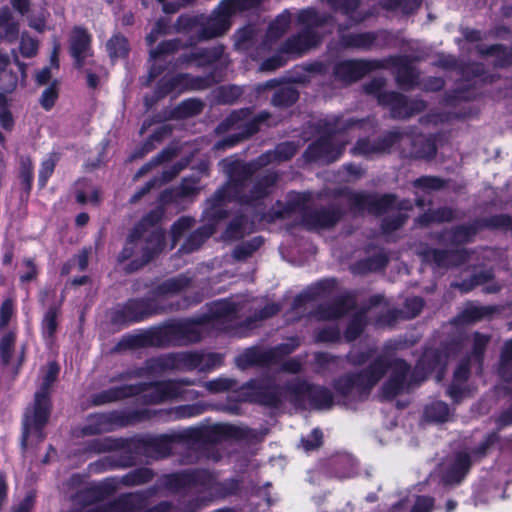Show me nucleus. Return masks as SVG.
Returning a JSON list of instances; mask_svg holds the SVG:
<instances>
[{
    "label": "nucleus",
    "instance_id": "09e8293b",
    "mask_svg": "<svg viewBox=\"0 0 512 512\" xmlns=\"http://www.w3.org/2000/svg\"><path fill=\"white\" fill-rule=\"evenodd\" d=\"M364 322L362 316L355 318L345 332V338L349 341L356 339L362 332Z\"/></svg>",
    "mask_w": 512,
    "mask_h": 512
},
{
    "label": "nucleus",
    "instance_id": "f03ea898",
    "mask_svg": "<svg viewBox=\"0 0 512 512\" xmlns=\"http://www.w3.org/2000/svg\"><path fill=\"white\" fill-rule=\"evenodd\" d=\"M59 367L55 362L48 363L43 371L39 390L35 393V401L32 408L27 409L23 421L22 446L27 447L40 442L44 435L42 428L49 417L48 390L56 380Z\"/></svg>",
    "mask_w": 512,
    "mask_h": 512
},
{
    "label": "nucleus",
    "instance_id": "b1692460",
    "mask_svg": "<svg viewBox=\"0 0 512 512\" xmlns=\"http://www.w3.org/2000/svg\"><path fill=\"white\" fill-rule=\"evenodd\" d=\"M468 373L469 371L466 363L459 365V367L456 369L454 373L453 383L448 390L449 395L453 399L459 400L463 396L464 389L462 387V384L467 379Z\"/></svg>",
    "mask_w": 512,
    "mask_h": 512
},
{
    "label": "nucleus",
    "instance_id": "864d4df0",
    "mask_svg": "<svg viewBox=\"0 0 512 512\" xmlns=\"http://www.w3.org/2000/svg\"><path fill=\"white\" fill-rule=\"evenodd\" d=\"M414 185L424 190L439 189L442 186V181L435 177H422L417 179Z\"/></svg>",
    "mask_w": 512,
    "mask_h": 512
},
{
    "label": "nucleus",
    "instance_id": "1a4fd4ad",
    "mask_svg": "<svg viewBox=\"0 0 512 512\" xmlns=\"http://www.w3.org/2000/svg\"><path fill=\"white\" fill-rule=\"evenodd\" d=\"M471 459L466 453H457L447 458L438 468V476L446 486H452L461 482L467 474Z\"/></svg>",
    "mask_w": 512,
    "mask_h": 512
},
{
    "label": "nucleus",
    "instance_id": "680f3d73",
    "mask_svg": "<svg viewBox=\"0 0 512 512\" xmlns=\"http://www.w3.org/2000/svg\"><path fill=\"white\" fill-rule=\"evenodd\" d=\"M166 28V24L164 21H158L153 28V30L147 35L146 40L148 44L151 46L157 40L158 36L164 32Z\"/></svg>",
    "mask_w": 512,
    "mask_h": 512
},
{
    "label": "nucleus",
    "instance_id": "69168bd1",
    "mask_svg": "<svg viewBox=\"0 0 512 512\" xmlns=\"http://www.w3.org/2000/svg\"><path fill=\"white\" fill-rule=\"evenodd\" d=\"M338 337H339V331L335 328H328V329L322 330L318 335L319 340L326 341V342L334 341Z\"/></svg>",
    "mask_w": 512,
    "mask_h": 512
},
{
    "label": "nucleus",
    "instance_id": "e2e57ef3",
    "mask_svg": "<svg viewBox=\"0 0 512 512\" xmlns=\"http://www.w3.org/2000/svg\"><path fill=\"white\" fill-rule=\"evenodd\" d=\"M34 504V496L27 495L23 501L14 507L12 512H30Z\"/></svg>",
    "mask_w": 512,
    "mask_h": 512
},
{
    "label": "nucleus",
    "instance_id": "6e6552de",
    "mask_svg": "<svg viewBox=\"0 0 512 512\" xmlns=\"http://www.w3.org/2000/svg\"><path fill=\"white\" fill-rule=\"evenodd\" d=\"M242 0H224L215 9L212 16L202 23L201 36L212 38L225 33L230 27V18L242 6Z\"/></svg>",
    "mask_w": 512,
    "mask_h": 512
},
{
    "label": "nucleus",
    "instance_id": "393cba45",
    "mask_svg": "<svg viewBox=\"0 0 512 512\" xmlns=\"http://www.w3.org/2000/svg\"><path fill=\"white\" fill-rule=\"evenodd\" d=\"M214 233L212 226H203L197 232L190 236L180 251L189 253L197 250L202 243Z\"/></svg>",
    "mask_w": 512,
    "mask_h": 512
},
{
    "label": "nucleus",
    "instance_id": "6e6d98bb",
    "mask_svg": "<svg viewBox=\"0 0 512 512\" xmlns=\"http://www.w3.org/2000/svg\"><path fill=\"white\" fill-rule=\"evenodd\" d=\"M434 500L431 497H418L411 512H430L433 508Z\"/></svg>",
    "mask_w": 512,
    "mask_h": 512
},
{
    "label": "nucleus",
    "instance_id": "49530a36",
    "mask_svg": "<svg viewBox=\"0 0 512 512\" xmlns=\"http://www.w3.org/2000/svg\"><path fill=\"white\" fill-rule=\"evenodd\" d=\"M418 142H424V143H423L422 148L416 149L413 151V154H415V156L421 157V158H431L435 155L436 147H435V144L431 140L420 138V139H418Z\"/></svg>",
    "mask_w": 512,
    "mask_h": 512
},
{
    "label": "nucleus",
    "instance_id": "a19ab883",
    "mask_svg": "<svg viewBox=\"0 0 512 512\" xmlns=\"http://www.w3.org/2000/svg\"><path fill=\"white\" fill-rule=\"evenodd\" d=\"M0 26L5 28L6 37L11 38L18 32V27L10 20V12L8 9L0 10Z\"/></svg>",
    "mask_w": 512,
    "mask_h": 512
},
{
    "label": "nucleus",
    "instance_id": "338daca9",
    "mask_svg": "<svg viewBox=\"0 0 512 512\" xmlns=\"http://www.w3.org/2000/svg\"><path fill=\"white\" fill-rule=\"evenodd\" d=\"M51 70L48 67L43 68L36 74V81L39 85H46L51 80Z\"/></svg>",
    "mask_w": 512,
    "mask_h": 512
},
{
    "label": "nucleus",
    "instance_id": "a18cd8bd",
    "mask_svg": "<svg viewBox=\"0 0 512 512\" xmlns=\"http://www.w3.org/2000/svg\"><path fill=\"white\" fill-rule=\"evenodd\" d=\"M322 443V432L319 429H314L307 439L302 440L304 450L310 451L318 448Z\"/></svg>",
    "mask_w": 512,
    "mask_h": 512
},
{
    "label": "nucleus",
    "instance_id": "cd10ccee",
    "mask_svg": "<svg viewBox=\"0 0 512 512\" xmlns=\"http://www.w3.org/2000/svg\"><path fill=\"white\" fill-rule=\"evenodd\" d=\"M396 77L398 83L405 88H410L417 84L418 75L414 66H398Z\"/></svg>",
    "mask_w": 512,
    "mask_h": 512
},
{
    "label": "nucleus",
    "instance_id": "e433bc0d",
    "mask_svg": "<svg viewBox=\"0 0 512 512\" xmlns=\"http://www.w3.org/2000/svg\"><path fill=\"white\" fill-rule=\"evenodd\" d=\"M497 436L494 433L487 434L479 446L473 449L471 457L474 460L480 459L486 455L490 447L496 442Z\"/></svg>",
    "mask_w": 512,
    "mask_h": 512
},
{
    "label": "nucleus",
    "instance_id": "4c0bfd02",
    "mask_svg": "<svg viewBox=\"0 0 512 512\" xmlns=\"http://www.w3.org/2000/svg\"><path fill=\"white\" fill-rule=\"evenodd\" d=\"M291 22V14L284 12L280 14L270 26L269 33L273 36L283 33Z\"/></svg>",
    "mask_w": 512,
    "mask_h": 512
},
{
    "label": "nucleus",
    "instance_id": "603ef678",
    "mask_svg": "<svg viewBox=\"0 0 512 512\" xmlns=\"http://www.w3.org/2000/svg\"><path fill=\"white\" fill-rule=\"evenodd\" d=\"M187 286V279L185 278H175L167 280L161 287L164 293H172L179 291Z\"/></svg>",
    "mask_w": 512,
    "mask_h": 512
},
{
    "label": "nucleus",
    "instance_id": "bf43d9fd",
    "mask_svg": "<svg viewBox=\"0 0 512 512\" xmlns=\"http://www.w3.org/2000/svg\"><path fill=\"white\" fill-rule=\"evenodd\" d=\"M247 115V111L241 110L239 112L232 113L223 123L225 128H232L236 126L237 128H240L242 124L239 122L242 121Z\"/></svg>",
    "mask_w": 512,
    "mask_h": 512
},
{
    "label": "nucleus",
    "instance_id": "37998d69",
    "mask_svg": "<svg viewBox=\"0 0 512 512\" xmlns=\"http://www.w3.org/2000/svg\"><path fill=\"white\" fill-rule=\"evenodd\" d=\"M56 159L53 156H49L42 162L41 170L39 172V181L41 185H45L48 178L52 175L55 168Z\"/></svg>",
    "mask_w": 512,
    "mask_h": 512
},
{
    "label": "nucleus",
    "instance_id": "7c9ffc66",
    "mask_svg": "<svg viewBox=\"0 0 512 512\" xmlns=\"http://www.w3.org/2000/svg\"><path fill=\"white\" fill-rule=\"evenodd\" d=\"M58 98L57 81L53 80L42 93L40 103L45 110H50Z\"/></svg>",
    "mask_w": 512,
    "mask_h": 512
},
{
    "label": "nucleus",
    "instance_id": "4be33fe9",
    "mask_svg": "<svg viewBox=\"0 0 512 512\" xmlns=\"http://www.w3.org/2000/svg\"><path fill=\"white\" fill-rule=\"evenodd\" d=\"M59 309L51 307L44 314L42 320V335L47 342H51L58 327Z\"/></svg>",
    "mask_w": 512,
    "mask_h": 512
},
{
    "label": "nucleus",
    "instance_id": "052dcab7",
    "mask_svg": "<svg viewBox=\"0 0 512 512\" xmlns=\"http://www.w3.org/2000/svg\"><path fill=\"white\" fill-rule=\"evenodd\" d=\"M13 312V305L10 300H6L2 303L0 307V318H1V324L6 325L9 321V319L12 316Z\"/></svg>",
    "mask_w": 512,
    "mask_h": 512
},
{
    "label": "nucleus",
    "instance_id": "9b49d317",
    "mask_svg": "<svg viewBox=\"0 0 512 512\" xmlns=\"http://www.w3.org/2000/svg\"><path fill=\"white\" fill-rule=\"evenodd\" d=\"M214 482L213 476L207 471L183 472L170 475L167 478V485L172 490H180L186 486H203L211 488Z\"/></svg>",
    "mask_w": 512,
    "mask_h": 512
},
{
    "label": "nucleus",
    "instance_id": "5fc2aeb1",
    "mask_svg": "<svg viewBox=\"0 0 512 512\" xmlns=\"http://www.w3.org/2000/svg\"><path fill=\"white\" fill-rule=\"evenodd\" d=\"M37 47V42L34 39L28 36H22L20 50L23 55L26 57L32 56L35 54Z\"/></svg>",
    "mask_w": 512,
    "mask_h": 512
},
{
    "label": "nucleus",
    "instance_id": "f8f14e48",
    "mask_svg": "<svg viewBox=\"0 0 512 512\" xmlns=\"http://www.w3.org/2000/svg\"><path fill=\"white\" fill-rule=\"evenodd\" d=\"M216 81L217 80L214 79L190 80L188 76L182 74L166 76L162 93L165 94L171 91H181L184 89H203Z\"/></svg>",
    "mask_w": 512,
    "mask_h": 512
},
{
    "label": "nucleus",
    "instance_id": "0e129e2a",
    "mask_svg": "<svg viewBox=\"0 0 512 512\" xmlns=\"http://www.w3.org/2000/svg\"><path fill=\"white\" fill-rule=\"evenodd\" d=\"M473 233L471 228L460 227L455 231L454 240L458 243L469 241Z\"/></svg>",
    "mask_w": 512,
    "mask_h": 512
},
{
    "label": "nucleus",
    "instance_id": "c756f323",
    "mask_svg": "<svg viewBox=\"0 0 512 512\" xmlns=\"http://www.w3.org/2000/svg\"><path fill=\"white\" fill-rule=\"evenodd\" d=\"M453 218L452 210L448 208L439 209L437 211L428 212L418 218L420 224H428L430 222L449 221Z\"/></svg>",
    "mask_w": 512,
    "mask_h": 512
},
{
    "label": "nucleus",
    "instance_id": "13d9d810",
    "mask_svg": "<svg viewBox=\"0 0 512 512\" xmlns=\"http://www.w3.org/2000/svg\"><path fill=\"white\" fill-rule=\"evenodd\" d=\"M346 313V308L342 303H336L334 306L329 308L327 311L321 312V318L332 319L342 316Z\"/></svg>",
    "mask_w": 512,
    "mask_h": 512
},
{
    "label": "nucleus",
    "instance_id": "0eeeda50",
    "mask_svg": "<svg viewBox=\"0 0 512 512\" xmlns=\"http://www.w3.org/2000/svg\"><path fill=\"white\" fill-rule=\"evenodd\" d=\"M237 311V306L230 301L213 303L205 320L192 328L193 335L189 336V340L198 341L201 338V332L210 325L219 330L230 331L233 328Z\"/></svg>",
    "mask_w": 512,
    "mask_h": 512
},
{
    "label": "nucleus",
    "instance_id": "ea45409f",
    "mask_svg": "<svg viewBox=\"0 0 512 512\" xmlns=\"http://www.w3.org/2000/svg\"><path fill=\"white\" fill-rule=\"evenodd\" d=\"M262 244L261 239L254 238L250 242L244 243L243 245L237 247L234 251V256L237 259L244 258L246 256H249L253 251H255L257 248H259Z\"/></svg>",
    "mask_w": 512,
    "mask_h": 512
},
{
    "label": "nucleus",
    "instance_id": "a211bd4d",
    "mask_svg": "<svg viewBox=\"0 0 512 512\" xmlns=\"http://www.w3.org/2000/svg\"><path fill=\"white\" fill-rule=\"evenodd\" d=\"M342 148V146L333 148L331 141L327 139H321L316 144L310 147V152L313 154L314 157L318 159H323L324 161L332 162L339 157Z\"/></svg>",
    "mask_w": 512,
    "mask_h": 512
},
{
    "label": "nucleus",
    "instance_id": "ddd939ff",
    "mask_svg": "<svg viewBox=\"0 0 512 512\" xmlns=\"http://www.w3.org/2000/svg\"><path fill=\"white\" fill-rule=\"evenodd\" d=\"M71 54L77 62L85 61L90 55V37L83 29L76 28L71 35Z\"/></svg>",
    "mask_w": 512,
    "mask_h": 512
},
{
    "label": "nucleus",
    "instance_id": "aec40b11",
    "mask_svg": "<svg viewBox=\"0 0 512 512\" xmlns=\"http://www.w3.org/2000/svg\"><path fill=\"white\" fill-rule=\"evenodd\" d=\"M155 402H162L178 397L181 394V387L178 382L167 381L156 384L154 388Z\"/></svg>",
    "mask_w": 512,
    "mask_h": 512
},
{
    "label": "nucleus",
    "instance_id": "423d86ee",
    "mask_svg": "<svg viewBox=\"0 0 512 512\" xmlns=\"http://www.w3.org/2000/svg\"><path fill=\"white\" fill-rule=\"evenodd\" d=\"M383 81L381 79L374 80L366 89L369 93H378V101L380 104L387 105L391 109L393 117L406 118L414 113L424 109L425 104L420 100L408 101L402 95L395 92H381Z\"/></svg>",
    "mask_w": 512,
    "mask_h": 512
},
{
    "label": "nucleus",
    "instance_id": "79ce46f5",
    "mask_svg": "<svg viewBox=\"0 0 512 512\" xmlns=\"http://www.w3.org/2000/svg\"><path fill=\"white\" fill-rule=\"evenodd\" d=\"M15 338L13 335H5L0 342V354L4 363H8L11 358L12 349L14 346Z\"/></svg>",
    "mask_w": 512,
    "mask_h": 512
},
{
    "label": "nucleus",
    "instance_id": "7ed1b4c3",
    "mask_svg": "<svg viewBox=\"0 0 512 512\" xmlns=\"http://www.w3.org/2000/svg\"><path fill=\"white\" fill-rule=\"evenodd\" d=\"M164 234L159 230H153L149 237L144 238L139 234L138 228L131 234L119 259L121 261L132 258L133 269L146 264L163 248Z\"/></svg>",
    "mask_w": 512,
    "mask_h": 512
},
{
    "label": "nucleus",
    "instance_id": "6ab92c4d",
    "mask_svg": "<svg viewBox=\"0 0 512 512\" xmlns=\"http://www.w3.org/2000/svg\"><path fill=\"white\" fill-rule=\"evenodd\" d=\"M193 59H189L188 62H194L195 64H223V48L220 46L213 47L212 49H197L196 52L192 53Z\"/></svg>",
    "mask_w": 512,
    "mask_h": 512
},
{
    "label": "nucleus",
    "instance_id": "c9c22d12",
    "mask_svg": "<svg viewBox=\"0 0 512 512\" xmlns=\"http://www.w3.org/2000/svg\"><path fill=\"white\" fill-rule=\"evenodd\" d=\"M71 512H121V506L118 503L90 504L74 509Z\"/></svg>",
    "mask_w": 512,
    "mask_h": 512
},
{
    "label": "nucleus",
    "instance_id": "20e7f679",
    "mask_svg": "<svg viewBox=\"0 0 512 512\" xmlns=\"http://www.w3.org/2000/svg\"><path fill=\"white\" fill-rule=\"evenodd\" d=\"M298 20L304 26V30L285 43L281 53L288 55V57H282V61L291 60L290 56L299 55L314 47L320 41L318 34L320 19L314 10H303L299 13Z\"/></svg>",
    "mask_w": 512,
    "mask_h": 512
},
{
    "label": "nucleus",
    "instance_id": "de8ad7c7",
    "mask_svg": "<svg viewBox=\"0 0 512 512\" xmlns=\"http://www.w3.org/2000/svg\"><path fill=\"white\" fill-rule=\"evenodd\" d=\"M194 221L188 217L180 218L173 226H172V235L174 243L177 239L182 235L184 231L191 228Z\"/></svg>",
    "mask_w": 512,
    "mask_h": 512
},
{
    "label": "nucleus",
    "instance_id": "8fccbe9b",
    "mask_svg": "<svg viewBox=\"0 0 512 512\" xmlns=\"http://www.w3.org/2000/svg\"><path fill=\"white\" fill-rule=\"evenodd\" d=\"M243 223V217L232 222L226 230L225 238L232 240L242 237L244 235V231H242Z\"/></svg>",
    "mask_w": 512,
    "mask_h": 512
},
{
    "label": "nucleus",
    "instance_id": "2f4dec72",
    "mask_svg": "<svg viewBox=\"0 0 512 512\" xmlns=\"http://www.w3.org/2000/svg\"><path fill=\"white\" fill-rule=\"evenodd\" d=\"M395 206H398L401 210H407L410 208V203L408 201L398 203L395 197L392 195H385L377 201L378 212L388 211L394 208Z\"/></svg>",
    "mask_w": 512,
    "mask_h": 512
},
{
    "label": "nucleus",
    "instance_id": "f257e3e1",
    "mask_svg": "<svg viewBox=\"0 0 512 512\" xmlns=\"http://www.w3.org/2000/svg\"><path fill=\"white\" fill-rule=\"evenodd\" d=\"M436 360L438 361L436 353L426 352L419 361L416 371L412 372L405 361L394 357L388 351L387 346L386 352L370 363L363 372L349 374L337 380L335 389L347 401L362 400L389 370L390 375L383 386V394L386 398H392L417 384L421 380L417 376V371L423 370L427 363L429 370L434 369L435 367L430 366V362Z\"/></svg>",
    "mask_w": 512,
    "mask_h": 512
},
{
    "label": "nucleus",
    "instance_id": "9d476101",
    "mask_svg": "<svg viewBox=\"0 0 512 512\" xmlns=\"http://www.w3.org/2000/svg\"><path fill=\"white\" fill-rule=\"evenodd\" d=\"M298 346V342L295 340H292V344H283L276 349L273 350H264L261 348H251L248 349L245 353H243L238 358V365L241 368H245L249 365L253 364H259V365H266L274 362L275 356L277 352H281L284 354H288L292 352L295 347Z\"/></svg>",
    "mask_w": 512,
    "mask_h": 512
},
{
    "label": "nucleus",
    "instance_id": "58836bf2",
    "mask_svg": "<svg viewBox=\"0 0 512 512\" xmlns=\"http://www.w3.org/2000/svg\"><path fill=\"white\" fill-rule=\"evenodd\" d=\"M177 49L176 41L162 42L156 49H151L150 56L153 61L164 60L163 56Z\"/></svg>",
    "mask_w": 512,
    "mask_h": 512
},
{
    "label": "nucleus",
    "instance_id": "412c9836",
    "mask_svg": "<svg viewBox=\"0 0 512 512\" xmlns=\"http://www.w3.org/2000/svg\"><path fill=\"white\" fill-rule=\"evenodd\" d=\"M297 151L296 145L293 143H283L279 145L274 152L267 153L259 158V164L265 165L272 159L283 161L288 160L295 155Z\"/></svg>",
    "mask_w": 512,
    "mask_h": 512
},
{
    "label": "nucleus",
    "instance_id": "c03bdc74",
    "mask_svg": "<svg viewBox=\"0 0 512 512\" xmlns=\"http://www.w3.org/2000/svg\"><path fill=\"white\" fill-rule=\"evenodd\" d=\"M87 192L82 190H77L76 198L77 201L84 203H97L98 202V191L91 185H86Z\"/></svg>",
    "mask_w": 512,
    "mask_h": 512
},
{
    "label": "nucleus",
    "instance_id": "5701e85b",
    "mask_svg": "<svg viewBox=\"0 0 512 512\" xmlns=\"http://www.w3.org/2000/svg\"><path fill=\"white\" fill-rule=\"evenodd\" d=\"M424 415L426 419L434 422H445L451 417L450 409L446 403L435 401L425 408Z\"/></svg>",
    "mask_w": 512,
    "mask_h": 512
},
{
    "label": "nucleus",
    "instance_id": "4d7b16f0",
    "mask_svg": "<svg viewBox=\"0 0 512 512\" xmlns=\"http://www.w3.org/2000/svg\"><path fill=\"white\" fill-rule=\"evenodd\" d=\"M407 316L413 318L417 316L423 308V301L419 297L407 299L406 301Z\"/></svg>",
    "mask_w": 512,
    "mask_h": 512
},
{
    "label": "nucleus",
    "instance_id": "774afa93",
    "mask_svg": "<svg viewBox=\"0 0 512 512\" xmlns=\"http://www.w3.org/2000/svg\"><path fill=\"white\" fill-rule=\"evenodd\" d=\"M405 219L406 218L401 214L398 215L392 223H390L388 220H384L383 229L387 232L395 230L405 222Z\"/></svg>",
    "mask_w": 512,
    "mask_h": 512
},
{
    "label": "nucleus",
    "instance_id": "2eb2a0df",
    "mask_svg": "<svg viewBox=\"0 0 512 512\" xmlns=\"http://www.w3.org/2000/svg\"><path fill=\"white\" fill-rule=\"evenodd\" d=\"M106 49L111 61H124L129 53V43L124 36L115 34L108 40Z\"/></svg>",
    "mask_w": 512,
    "mask_h": 512
},
{
    "label": "nucleus",
    "instance_id": "f704fd0d",
    "mask_svg": "<svg viewBox=\"0 0 512 512\" xmlns=\"http://www.w3.org/2000/svg\"><path fill=\"white\" fill-rule=\"evenodd\" d=\"M421 0H389L384 4L387 9H400L404 13H410L419 7Z\"/></svg>",
    "mask_w": 512,
    "mask_h": 512
},
{
    "label": "nucleus",
    "instance_id": "a878e982",
    "mask_svg": "<svg viewBox=\"0 0 512 512\" xmlns=\"http://www.w3.org/2000/svg\"><path fill=\"white\" fill-rule=\"evenodd\" d=\"M298 99V93L291 86L282 87L277 90L272 98L274 106H290Z\"/></svg>",
    "mask_w": 512,
    "mask_h": 512
},
{
    "label": "nucleus",
    "instance_id": "3c124183",
    "mask_svg": "<svg viewBox=\"0 0 512 512\" xmlns=\"http://www.w3.org/2000/svg\"><path fill=\"white\" fill-rule=\"evenodd\" d=\"M489 339L486 335L475 333L473 335V355L475 358H479L483 353Z\"/></svg>",
    "mask_w": 512,
    "mask_h": 512
},
{
    "label": "nucleus",
    "instance_id": "bb28decb",
    "mask_svg": "<svg viewBox=\"0 0 512 512\" xmlns=\"http://www.w3.org/2000/svg\"><path fill=\"white\" fill-rule=\"evenodd\" d=\"M493 309L485 306H468L460 315V322H475L483 319L485 316L491 314Z\"/></svg>",
    "mask_w": 512,
    "mask_h": 512
},
{
    "label": "nucleus",
    "instance_id": "f3484780",
    "mask_svg": "<svg viewBox=\"0 0 512 512\" xmlns=\"http://www.w3.org/2000/svg\"><path fill=\"white\" fill-rule=\"evenodd\" d=\"M499 373L504 382V388L512 391V340L504 346L501 355Z\"/></svg>",
    "mask_w": 512,
    "mask_h": 512
},
{
    "label": "nucleus",
    "instance_id": "c85d7f7f",
    "mask_svg": "<svg viewBox=\"0 0 512 512\" xmlns=\"http://www.w3.org/2000/svg\"><path fill=\"white\" fill-rule=\"evenodd\" d=\"M435 259L439 265H448V264H460L467 259V252L464 250H457L455 253L453 252H439L435 255Z\"/></svg>",
    "mask_w": 512,
    "mask_h": 512
},
{
    "label": "nucleus",
    "instance_id": "39448f33",
    "mask_svg": "<svg viewBox=\"0 0 512 512\" xmlns=\"http://www.w3.org/2000/svg\"><path fill=\"white\" fill-rule=\"evenodd\" d=\"M277 176L275 174L266 175L261 181L253 186L250 183L244 182L238 184L234 181L229 182L226 187L217 193L219 201H225V198H236L244 203H252L271 191L272 185L276 182Z\"/></svg>",
    "mask_w": 512,
    "mask_h": 512
},
{
    "label": "nucleus",
    "instance_id": "4468645a",
    "mask_svg": "<svg viewBox=\"0 0 512 512\" xmlns=\"http://www.w3.org/2000/svg\"><path fill=\"white\" fill-rule=\"evenodd\" d=\"M339 217L335 210H319L309 214L305 218V223L310 229L328 228L333 226Z\"/></svg>",
    "mask_w": 512,
    "mask_h": 512
},
{
    "label": "nucleus",
    "instance_id": "72a5a7b5",
    "mask_svg": "<svg viewBox=\"0 0 512 512\" xmlns=\"http://www.w3.org/2000/svg\"><path fill=\"white\" fill-rule=\"evenodd\" d=\"M203 109V104L197 99H188L181 103L178 109L180 116H193L200 113Z\"/></svg>",
    "mask_w": 512,
    "mask_h": 512
},
{
    "label": "nucleus",
    "instance_id": "473e14b6",
    "mask_svg": "<svg viewBox=\"0 0 512 512\" xmlns=\"http://www.w3.org/2000/svg\"><path fill=\"white\" fill-rule=\"evenodd\" d=\"M236 385L235 381L229 378H217L208 381L204 384V387L212 392L219 393L234 388Z\"/></svg>",
    "mask_w": 512,
    "mask_h": 512
},
{
    "label": "nucleus",
    "instance_id": "dca6fc26",
    "mask_svg": "<svg viewBox=\"0 0 512 512\" xmlns=\"http://www.w3.org/2000/svg\"><path fill=\"white\" fill-rule=\"evenodd\" d=\"M305 395L309 398L311 404L318 409L330 408L333 403V397L329 390L320 386H307Z\"/></svg>",
    "mask_w": 512,
    "mask_h": 512
}]
</instances>
